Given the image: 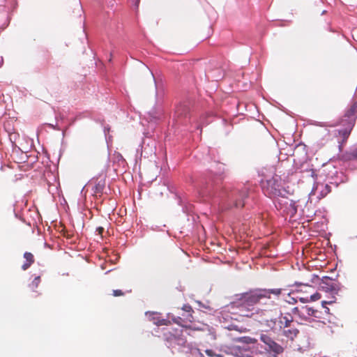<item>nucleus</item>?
<instances>
[{
  "mask_svg": "<svg viewBox=\"0 0 357 357\" xmlns=\"http://www.w3.org/2000/svg\"><path fill=\"white\" fill-rule=\"evenodd\" d=\"M353 126H350V124H347V127L343 130H338V135L342 138V142H345L348 139Z\"/></svg>",
  "mask_w": 357,
  "mask_h": 357,
  "instance_id": "nucleus-14",
  "label": "nucleus"
},
{
  "mask_svg": "<svg viewBox=\"0 0 357 357\" xmlns=\"http://www.w3.org/2000/svg\"><path fill=\"white\" fill-rule=\"evenodd\" d=\"M131 291H132V290H131V289H130V290L127 291V292H128V293H130V292H131Z\"/></svg>",
  "mask_w": 357,
  "mask_h": 357,
  "instance_id": "nucleus-33",
  "label": "nucleus"
},
{
  "mask_svg": "<svg viewBox=\"0 0 357 357\" xmlns=\"http://www.w3.org/2000/svg\"><path fill=\"white\" fill-rule=\"evenodd\" d=\"M173 321L178 324H181L180 321H181V317L174 318V319H173Z\"/></svg>",
  "mask_w": 357,
  "mask_h": 357,
  "instance_id": "nucleus-30",
  "label": "nucleus"
},
{
  "mask_svg": "<svg viewBox=\"0 0 357 357\" xmlns=\"http://www.w3.org/2000/svg\"><path fill=\"white\" fill-rule=\"evenodd\" d=\"M321 294L317 292L311 294L310 296H306L305 297L298 296L299 301L303 303L318 301L321 298Z\"/></svg>",
  "mask_w": 357,
  "mask_h": 357,
  "instance_id": "nucleus-12",
  "label": "nucleus"
},
{
  "mask_svg": "<svg viewBox=\"0 0 357 357\" xmlns=\"http://www.w3.org/2000/svg\"><path fill=\"white\" fill-rule=\"evenodd\" d=\"M167 322L168 321L166 320V319H162V320H160L158 321V322H156V324L158 325V326H162V325H167Z\"/></svg>",
  "mask_w": 357,
  "mask_h": 357,
  "instance_id": "nucleus-27",
  "label": "nucleus"
},
{
  "mask_svg": "<svg viewBox=\"0 0 357 357\" xmlns=\"http://www.w3.org/2000/svg\"><path fill=\"white\" fill-rule=\"evenodd\" d=\"M188 112V107L184 104H180L176 108L175 115L177 118L181 119L183 117H186Z\"/></svg>",
  "mask_w": 357,
  "mask_h": 357,
  "instance_id": "nucleus-9",
  "label": "nucleus"
},
{
  "mask_svg": "<svg viewBox=\"0 0 357 357\" xmlns=\"http://www.w3.org/2000/svg\"><path fill=\"white\" fill-rule=\"evenodd\" d=\"M319 187L322 188V190H321V197H324L331 191V187L328 184L318 185L316 188V190H317Z\"/></svg>",
  "mask_w": 357,
  "mask_h": 357,
  "instance_id": "nucleus-18",
  "label": "nucleus"
},
{
  "mask_svg": "<svg viewBox=\"0 0 357 357\" xmlns=\"http://www.w3.org/2000/svg\"><path fill=\"white\" fill-rule=\"evenodd\" d=\"M261 188L264 193L269 197L283 196L284 192L282 178L277 174H274L268 179L262 181Z\"/></svg>",
  "mask_w": 357,
  "mask_h": 357,
  "instance_id": "nucleus-2",
  "label": "nucleus"
},
{
  "mask_svg": "<svg viewBox=\"0 0 357 357\" xmlns=\"http://www.w3.org/2000/svg\"><path fill=\"white\" fill-rule=\"evenodd\" d=\"M321 287L326 291H329L335 294L337 293V289L336 287V285L334 284L333 280L329 278H327L325 280L322 281Z\"/></svg>",
  "mask_w": 357,
  "mask_h": 357,
  "instance_id": "nucleus-8",
  "label": "nucleus"
},
{
  "mask_svg": "<svg viewBox=\"0 0 357 357\" xmlns=\"http://www.w3.org/2000/svg\"><path fill=\"white\" fill-rule=\"evenodd\" d=\"M96 231L98 232V234L100 236L102 235V233L104 231V228L102 227H98L97 229H96Z\"/></svg>",
  "mask_w": 357,
  "mask_h": 357,
  "instance_id": "nucleus-28",
  "label": "nucleus"
},
{
  "mask_svg": "<svg viewBox=\"0 0 357 357\" xmlns=\"http://www.w3.org/2000/svg\"><path fill=\"white\" fill-rule=\"evenodd\" d=\"M282 288L256 289L237 296L233 305L239 308L242 315L259 322H266L273 328L278 314L282 315L278 303L271 300V295L278 298L283 292Z\"/></svg>",
  "mask_w": 357,
  "mask_h": 357,
  "instance_id": "nucleus-1",
  "label": "nucleus"
},
{
  "mask_svg": "<svg viewBox=\"0 0 357 357\" xmlns=\"http://www.w3.org/2000/svg\"><path fill=\"white\" fill-rule=\"evenodd\" d=\"M260 340L267 346V350L273 352L275 355L283 352V347L277 343L269 335L261 333Z\"/></svg>",
  "mask_w": 357,
  "mask_h": 357,
  "instance_id": "nucleus-4",
  "label": "nucleus"
},
{
  "mask_svg": "<svg viewBox=\"0 0 357 357\" xmlns=\"http://www.w3.org/2000/svg\"><path fill=\"white\" fill-rule=\"evenodd\" d=\"M112 295L115 297H118V296H123L125 295V292H123L122 290L121 289H116V290H113V293H112Z\"/></svg>",
  "mask_w": 357,
  "mask_h": 357,
  "instance_id": "nucleus-22",
  "label": "nucleus"
},
{
  "mask_svg": "<svg viewBox=\"0 0 357 357\" xmlns=\"http://www.w3.org/2000/svg\"><path fill=\"white\" fill-rule=\"evenodd\" d=\"M335 302V298L333 297L332 299H329V301H323L321 302V306L325 307L326 305H331Z\"/></svg>",
  "mask_w": 357,
  "mask_h": 357,
  "instance_id": "nucleus-23",
  "label": "nucleus"
},
{
  "mask_svg": "<svg viewBox=\"0 0 357 357\" xmlns=\"http://www.w3.org/2000/svg\"><path fill=\"white\" fill-rule=\"evenodd\" d=\"M315 309L308 306H304L301 308V312L303 314V319L307 320L313 317Z\"/></svg>",
  "mask_w": 357,
  "mask_h": 357,
  "instance_id": "nucleus-13",
  "label": "nucleus"
},
{
  "mask_svg": "<svg viewBox=\"0 0 357 357\" xmlns=\"http://www.w3.org/2000/svg\"><path fill=\"white\" fill-rule=\"evenodd\" d=\"M292 312L294 314H298L301 319H303V314L301 312V309H299L298 307L293 308Z\"/></svg>",
  "mask_w": 357,
  "mask_h": 357,
  "instance_id": "nucleus-24",
  "label": "nucleus"
},
{
  "mask_svg": "<svg viewBox=\"0 0 357 357\" xmlns=\"http://www.w3.org/2000/svg\"><path fill=\"white\" fill-rule=\"evenodd\" d=\"M314 319H317L318 321L324 322V321H321V319H326V317L324 315V312L322 311H319L317 309L314 310Z\"/></svg>",
  "mask_w": 357,
  "mask_h": 357,
  "instance_id": "nucleus-19",
  "label": "nucleus"
},
{
  "mask_svg": "<svg viewBox=\"0 0 357 357\" xmlns=\"http://www.w3.org/2000/svg\"><path fill=\"white\" fill-rule=\"evenodd\" d=\"M313 290V287L311 285L309 284H300L298 287V289L296 290V292L297 294L303 292L305 294H310Z\"/></svg>",
  "mask_w": 357,
  "mask_h": 357,
  "instance_id": "nucleus-17",
  "label": "nucleus"
},
{
  "mask_svg": "<svg viewBox=\"0 0 357 357\" xmlns=\"http://www.w3.org/2000/svg\"><path fill=\"white\" fill-rule=\"evenodd\" d=\"M206 353L209 356H213V351L212 350H206Z\"/></svg>",
  "mask_w": 357,
  "mask_h": 357,
  "instance_id": "nucleus-31",
  "label": "nucleus"
},
{
  "mask_svg": "<svg viewBox=\"0 0 357 357\" xmlns=\"http://www.w3.org/2000/svg\"><path fill=\"white\" fill-rule=\"evenodd\" d=\"M354 155H355V157L357 158V149L355 151Z\"/></svg>",
  "mask_w": 357,
  "mask_h": 357,
  "instance_id": "nucleus-32",
  "label": "nucleus"
},
{
  "mask_svg": "<svg viewBox=\"0 0 357 357\" xmlns=\"http://www.w3.org/2000/svg\"><path fill=\"white\" fill-rule=\"evenodd\" d=\"M290 206H292L293 208V213H296V208L295 207V203L292 201V200H290Z\"/></svg>",
  "mask_w": 357,
  "mask_h": 357,
  "instance_id": "nucleus-29",
  "label": "nucleus"
},
{
  "mask_svg": "<svg viewBox=\"0 0 357 357\" xmlns=\"http://www.w3.org/2000/svg\"><path fill=\"white\" fill-rule=\"evenodd\" d=\"M356 117L357 102H355L347 111L344 115V118H346L345 121L348 122V124H350V126H354Z\"/></svg>",
  "mask_w": 357,
  "mask_h": 357,
  "instance_id": "nucleus-6",
  "label": "nucleus"
},
{
  "mask_svg": "<svg viewBox=\"0 0 357 357\" xmlns=\"http://www.w3.org/2000/svg\"><path fill=\"white\" fill-rule=\"evenodd\" d=\"M24 258L25 259V263L22 266V268L24 271L27 270L35 261L34 256L29 252H25L24 254Z\"/></svg>",
  "mask_w": 357,
  "mask_h": 357,
  "instance_id": "nucleus-10",
  "label": "nucleus"
},
{
  "mask_svg": "<svg viewBox=\"0 0 357 357\" xmlns=\"http://www.w3.org/2000/svg\"><path fill=\"white\" fill-rule=\"evenodd\" d=\"M182 310H184L186 312L190 313L188 316L192 318L191 312H193V310H192V307L190 305H184L183 306V307H182Z\"/></svg>",
  "mask_w": 357,
  "mask_h": 357,
  "instance_id": "nucleus-21",
  "label": "nucleus"
},
{
  "mask_svg": "<svg viewBox=\"0 0 357 357\" xmlns=\"http://www.w3.org/2000/svg\"><path fill=\"white\" fill-rule=\"evenodd\" d=\"M293 319L291 316H281L279 320V327L282 331L284 328H288L292 326Z\"/></svg>",
  "mask_w": 357,
  "mask_h": 357,
  "instance_id": "nucleus-11",
  "label": "nucleus"
},
{
  "mask_svg": "<svg viewBox=\"0 0 357 357\" xmlns=\"http://www.w3.org/2000/svg\"><path fill=\"white\" fill-rule=\"evenodd\" d=\"M234 194L233 195V196ZM248 197V189L244 188L241 191L235 193L234 197V206L236 208H243L245 205L244 199Z\"/></svg>",
  "mask_w": 357,
  "mask_h": 357,
  "instance_id": "nucleus-5",
  "label": "nucleus"
},
{
  "mask_svg": "<svg viewBox=\"0 0 357 357\" xmlns=\"http://www.w3.org/2000/svg\"><path fill=\"white\" fill-rule=\"evenodd\" d=\"M298 296H299L298 295L296 296V297H291L289 298V300L288 301V303L289 304H296L298 301V300H299V298H298Z\"/></svg>",
  "mask_w": 357,
  "mask_h": 357,
  "instance_id": "nucleus-25",
  "label": "nucleus"
},
{
  "mask_svg": "<svg viewBox=\"0 0 357 357\" xmlns=\"http://www.w3.org/2000/svg\"><path fill=\"white\" fill-rule=\"evenodd\" d=\"M183 329L181 330V334H178V330H175L174 332H169V336L167 337V340L173 342L176 344L182 347L185 346L186 343V335H191V332H194V329H191L190 327L185 326H183Z\"/></svg>",
  "mask_w": 357,
  "mask_h": 357,
  "instance_id": "nucleus-3",
  "label": "nucleus"
},
{
  "mask_svg": "<svg viewBox=\"0 0 357 357\" xmlns=\"http://www.w3.org/2000/svg\"><path fill=\"white\" fill-rule=\"evenodd\" d=\"M40 282V276H37L32 281V282L31 284V287L33 289H36V288H38Z\"/></svg>",
  "mask_w": 357,
  "mask_h": 357,
  "instance_id": "nucleus-20",
  "label": "nucleus"
},
{
  "mask_svg": "<svg viewBox=\"0 0 357 357\" xmlns=\"http://www.w3.org/2000/svg\"><path fill=\"white\" fill-rule=\"evenodd\" d=\"M105 181L101 180L98 181L93 188L94 194H96V195H100L105 188Z\"/></svg>",
  "mask_w": 357,
  "mask_h": 357,
  "instance_id": "nucleus-16",
  "label": "nucleus"
},
{
  "mask_svg": "<svg viewBox=\"0 0 357 357\" xmlns=\"http://www.w3.org/2000/svg\"><path fill=\"white\" fill-rule=\"evenodd\" d=\"M235 342H241L245 344H255L257 342V340L248 336L240 337L234 339Z\"/></svg>",
  "mask_w": 357,
  "mask_h": 357,
  "instance_id": "nucleus-15",
  "label": "nucleus"
},
{
  "mask_svg": "<svg viewBox=\"0 0 357 357\" xmlns=\"http://www.w3.org/2000/svg\"><path fill=\"white\" fill-rule=\"evenodd\" d=\"M323 309H324V317H326V319L327 318V317L330 314V309L326 307V305H325V307H322Z\"/></svg>",
  "mask_w": 357,
  "mask_h": 357,
  "instance_id": "nucleus-26",
  "label": "nucleus"
},
{
  "mask_svg": "<svg viewBox=\"0 0 357 357\" xmlns=\"http://www.w3.org/2000/svg\"><path fill=\"white\" fill-rule=\"evenodd\" d=\"M245 329H244V330H241L240 331H241V332H245Z\"/></svg>",
  "mask_w": 357,
  "mask_h": 357,
  "instance_id": "nucleus-34",
  "label": "nucleus"
},
{
  "mask_svg": "<svg viewBox=\"0 0 357 357\" xmlns=\"http://www.w3.org/2000/svg\"><path fill=\"white\" fill-rule=\"evenodd\" d=\"M282 334L285 336L288 340H294L295 337L299 333V331L298 328L294 327V326H289L288 328H284L282 331Z\"/></svg>",
  "mask_w": 357,
  "mask_h": 357,
  "instance_id": "nucleus-7",
  "label": "nucleus"
}]
</instances>
